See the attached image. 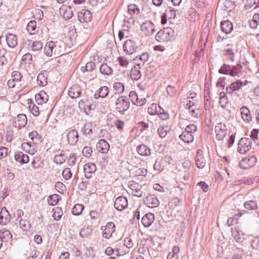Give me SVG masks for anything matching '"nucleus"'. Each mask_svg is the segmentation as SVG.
<instances>
[{"mask_svg": "<svg viewBox=\"0 0 259 259\" xmlns=\"http://www.w3.org/2000/svg\"><path fill=\"white\" fill-rule=\"evenodd\" d=\"M64 50V44L61 40L47 42L44 49L45 54L49 57H51L53 55H59L62 53Z\"/></svg>", "mask_w": 259, "mask_h": 259, "instance_id": "1", "label": "nucleus"}, {"mask_svg": "<svg viewBox=\"0 0 259 259\" xmlns=\"http://www.w3.org/2000/svg\"><path fill=\"white\" fill-rule=\"evenodd\" d=\"M174 36V31L170 27L160 30L155 36L156 39L159 42L170 40Z\"/></svg>", "mask_w": 259, "mask_h": 259, "instance_id": "2", "label": "nucleus"}, {"mask_svg": "<svg viewBox=\"0 0 259 259\" xmlns=\"http://www.w3.org/2000/svg\"><path fill=\"white\" fill-rule=\"evenodd\" d=\"M130 105L129 99L125 96L119 97L115 103V109L122 114L129 109Z\"/></svg>", "mask_w": 259, "mask_h": 259, "instance_id": "3", "label": "nucleus"}, {"mask_svg": "<svg viewBox=\"0 0 259 259\" xmlns=\"http://www.w3.org/2000/svg\"><path fill=\"white\" fill-rule=\"evenodd\" d=\"M251 147V139L248 138H242L238 142L237 150L240 154H244L249 151Z\"/></svg>", "mask_w": 259, "mask_h": 259, "instance_id": "4", "label": "nucleus"}, {"mask_svg": "<svg viewBox=\"0 0 259 259\" xmlns=\"http://www.w3.org/2000/svg\"><path fill=\"white\" fill-rule=\"evenodd\" d=\"M256 162V158L254 156L246 157L239 162V166L243 169H248L253 167Z\"/></svg>", "mask_w": 259, "mask_h": 259, "instance_id": "5", "label": "nucleus"}, {"mask_svg": "<svg viewBox=\"0 0 259 259\" xmlns=\"http://www.w3.org/2000/svg\"><path fill=\"white\" fill-rule=\"evenodd\" d=\"M123 51L127 55H132L138 49V46L136 43L131 40H126L123 46Z\"/></svg>", "mask_w": 259, "mask_h": 259, "instance_id": "6", "label": "nucleus"}, {"mask_svg": "<svg viewBox=\"0 0 259 259\" xmlns=\"http://www.w3.org/2000/svg\"><path fill=\"white\" fill-rule=\"evenodd\" d=\"M101 229L103 231L102 236L106 239L110 238L115 231V225L113 222H108L105 226H102Z\"/></svg>", "mask_w": 259, "mask_h": 259, "instance_id": "7", "label": "nucleus"}, {"mask_svg": "<svg viewBox=\"0 0 259 259\" xmlns=\"http://www.w3.org/2000/svg\"><path fill=\"white\" fill-rule=\"evenodd\" d=\"M142 31L147 36L152 35L155 32V26L151 21H148L141 25Z\"/></svg>", "mask_w": 259, "mask_h": 259, "instance_id": "8", "label": "nucleus"}, {"mask_svg": "<svg viewBox=\"0 0 259 259\" xmlns=\"http://www.w3.org/2000/svg\"><path fill=\"white\" fill-rule=\"evenodd\" d=\"M128 205L127 200L124 196H119L114 201V206L116 209L121 211L125 209Z\"/></svg>", "mask_w": 259, "mask_h": 259, "instance_id": "9", "label": "nucleus"}, {"mask_svg": "<svg viewBox=\"0 0 259 259\" xmlns=\"http://www.w3.org/2000/svg\"><path fill=\"white\" fill-rule=\"evenodd\" d=\"M59 13L65 20L70 19L73 16L72 8L70 6L66 5H63L61 6L60 8Z\"/></svg>", "mask_w": 259, "mask_h": 259, "instance_id": "10", "label": "nucleus"}, {"mask_svg": "<svg viewBox=\"0 0 259 259\" xmlns=\"http://www.w3.org/2000/svg\"><path fill=\"white\" fill-rule=\"evenodd\" d=\"M22 76L21 73L18 71H13L12 73L11 78L8 81V85L10 88H13L16 85L17 83L21 81Z\"/></svg>", "mask_w": 259, "mask_h": 259, "instance_id": "11", "label": "nucleus"}, {"mask_svg": "<svg viewBox=\"0 0 259 259\" xmlns=\"http://www.w3.org/2000/svg\"><path fill=\"white\" fill-rule=\"evenodd\" d=\"M68 58V57L66 55H62L54 59L51 60L48 63L53 66V67L55 68L63 65L66 63Z\"/></svg>", "mask_w": 259, "mask_h": 259, "instance_id": "12", "label": "nucleus"}, {"mask_svg": "<svg viewBox=\"0 0 259 259\" xmlns=\"http://www.w3.org/2000/svg\"><path fill=\"white\" fill-rule=\"evenodd\" d=\"M144 203L151 208L156 207L159 205V202L156 197L153 194L148 195L144 200Z\"/></svg>", "mask_w": 259, "mask_h": 259, "instance_id": "13", "label": "nucleus"}, {"mask_svg": "<svg viewBox=\"0 0 259 259\" xmlns=\"http://www.w3.org/2000/svg\"><path fill=\"white\" fill-rule=\"evenodd\" d=\"M92 18V13L89 10H82L78 13V19L81 23L89 22Z\"/></svg>", "mask_w": 259, "mask_h": 259, "instance_id": "14", "label": "nucleus"}, {"mask_svg": "<svg viewBox=\"0 0 259 259\" xmlns=\"http://www.w3.org/2000/svg\"><path fill=\"white\" fill-rule=\"evenodd\" d=\"M27 117L24 114H20L13 119V124L18 128L24 127L27 123Z\"/></svg>", "mask_w": 259, "mask_h": 259, "instance_id": "15", "label": "nucleus"}, {"mask_svg": "<svg viewBox=\"0 0 259 259\" xmlns=\"http://www.w3.org/2000/svg\"><path fill=\"white\" fill-rule=\"evenodd\" d=\"M84 176L87 179L92 177L93 174L96 170V166L93 163H86L83 166Z\"/></svg>", "mask_w": 259, "mask_h": 259, "instance_id": "16", "label": "nucleus"}, {"mask_svg": "<svg viewBox=\"0 0 259 259\" xmlns=\"http://www.w3.org/2000/svg\"><path fill=\"white\" fill-rule=\"evenodd\" d=\"M196 165L199 168H203L206 164V160L203 155V152L199 149L197 151V154L195 158Z\"/></svg>", "mask_w": 259, "mask_h": 259, "instance_id": "17", "label": "nucleus"}, {"mask_svg": "<svg viewBox=\"0 0 259 259\" xmlns=\"http://www.w3.org/2000/svg\"><path fill=\"white\" fill-rule=\"evenodd\" d=\"M81 88L77 84L72 86L68 91V95L72 99L78 98L82 93Z\"/></svg>", "mask_w": 259, "mask_h": 259, "instance_id": "18", "label": "nucleus"}, {"mask_svg": "<svg viewBox=\"0 0 259 259\" xmlns=\"http://www.w3.org/2000/svg\"><path fill=\"white\" fill-rule=\"evenodd\" d=\"M68 144L71 145H75L78 141V134L75 130H70L67 135Z\"/></svg>", "mask_w": 259, "mask_h": 259, "instance_id": "19", "label": "nucleus"}, {"mask_svg": "<svg viewBox=\"0 0 259 259\" xmlns=\"http://www.w3.org/2000/svg\"><path fill=\"white\" fill-rule=\"evenodd\" d=\"M225 125L219 123L215 126L214 131L216 133V138L219 141H221L223 139L226 135V131L225 129Z\"/></svg>", "mask_w": 259, "mask_h": 259, "instance_id": "20", "label": "nucleus"}, {"mask_svg": "<svg viewBox=\"0 0 259 259\" xmlns=\"http://www.w3.org/2000/svg\"><path fill=\"white\" fill-rule=\"evenodd\" d=\"M10 221V214L5 207L0 208V224L5 225Z\"/></svg>", "mask_w": 259, "mask_h": 259, "instance_id": "21", "label": "nucleus"}, {"mask_svg": "<svg viewBox=\"0 0 259 259\" xmlns=\"http://www.w3.org/2000/svg\"><path fill=\"white\" fill-rule=\"evenodd\" d=\"M241 117L246 123H249L251 121V116L249 109L246 106L242 107L240 109Z\"/></svg>", "mask_w": 259, "mask_h": 259, "instance_id": "22", "label": "nucleus"}, {"mask_svg": "<svg viewBox=\"0 0 259 259\" xmlns=\"http://www.w3.org/2000/svg\"><path fill=\"white\" fill-rule=\"evenodd\" d=\"M141 64L137 63L131 71V77L134 80H138L141 77V73L140 71Z\"/></svg>", "mask_w": 259, "mask_h": 259, "instance_id": "23", "label": "nucleus"}, {"mask_svg": "<svg viewBox=\"0 0 259 259\" xmlns=\"http://www.w3.org/2000/svg\"><path fill=\"white\" fill-rule=\"evenodd\" d=\"M109 89L106 86H103L98 89L95 93L94 97L97 99L99 98H105L109 94Z\"/></svg>", "mask_w": 259, "mask_h": 259, "instance_id": "24", "label": "nucleus"}, {"mask_svg": "<svg viewBox=\"0 0 259 259\" xmlns=\"http://www.w3.org/2000/svg\"><path fill=\"white\" fill-rule=\"evenodd\" d=\"M14 158L16 161L21 164L27 163L29 162V158L27 154H24L22 152H17L15 153Z\"/></svg>", "mask_w": 259, "mask_h": 259, "instance_id": "25", "label": "nucleus"}, {"mask_svg": "<svg viewBox=\"0 0 259 259\" xmlns=\"http://www.w3.org/2000/svg\"><path fill=\"white\" fill-rule=\"evenodd\" d=\"M6 41L8 46L11 48H15L18 44L17 36L12 33H9L6 35Z\"/></svg>", "mask_w": 259, "mask_h": 259, "instance_id": "26", "label": "nucleus"}, {"mask_svg": "<svg viewBox=\"0 0 259 259\" xmlns=\"http://www.w3.org/2000/svg\"><path fill=\"white\" fill-rule=\"evenodd\" d=\"M109 144L104 140H100L97 144V150L103 153L108 152L109 149Z\"/></svg>", "mask_w": 259, "mask_h": 259, "instance_id": "27", "label": "nucleus"}, {"mask_svg": "<svg viewBox=\"0 0 259 259\" xmlns=\"http://www.w3.org/2000/svg\"><path fill=\"white\" fill-rule=\"evenodd\" d=\"M154 215L152 213H148L143 217L142 223L145 227H149L154 221Z\"/></svg>", "mask_w": 259, "mask_h": 259, "instance_id": "28", "label": "nucleus"}, {"mask_svg": "<svg viewBox=\"0 0 259 259\" xmlns=\"http://www.w3.org/2000/svg\"><path fill=\"white\" fill-rule=\"evenodd\" d=\"M35 98L37 104L41 105L48 101V96L45 92L41 91L39 94H37L35 96Z\"/></svg>", "mask_w": 259, "mask_h": 259, "instance_id": "29", "label": "nucleus"}, {"mask_svg": "<svg viewBox=\"0 0 259 259\" xmlns=\"http://www.w3.org/2000/svg\"><path fill=\"white\" fill-rule=\"evenodd\" d=\"M221 25L222 31L226 34L230 33L233 28L232 23L228 20L222 21Z\"/></svg>", "mask_w": 259, "mask_h": 259, "instance_id": "30", "label": "nucleus"}, {"mask_svg": "<svg viewBox=\"0 0 259 259\" xmlns=\"http://www.w3.org/2000/svg\"><path fill=\"white\" fill-rule=\"evenodd\" d=\"M0 238L4 242H9L12 240V235L8 230L2 229L0 230Z\"/></svg>", "mask_w": 259, "mask_h": 259, "instance_id": "31", "label": "nucleus"}, {"mask_svg": "<svg viewBox=\"0 0 259 259\" xmlns=\"http://www.w3.org/2000/svg\"><path fill=\"white\" fill-rule=\"evenodd\" d=\"M137 151L138 153L142 156H148L151 154L150 149L144 144H141L138 146Z\"/></svg>", "mask_w": 259, "mask_h": 259, "instance_id": "32", "label": "nucleus"}, {"mask_svg": "<svg viewBox=\"0 0 259 259\" xmlns=\"http://www.w3.org/2000/svg\"><path fill=\"white\" fill-rule=\"evenodd\" d=\"M29 138L30 139L29 142L33 145L39 143L41 142V137L36 131H32L29 134Z\"/></svg>", "mask_w": 259, "mask_h": 259, "instance_id": "33", "label": "nucleus"}, {"mask_svg": "<svg viewBox=\"0 0 259 259\" xmlns=\"http://www.w3.org/2000/svg\"><path fill=\"white\" fill-rule=\"evenodd\" d=\"M242 85V82L238 80L231 83L229 87L227 88L226 90L228 94H232L234 91L239 90Z\"/></svg>", "mask_w": 259, "mask_h": 259, "instance_id": "34", "label": "nucleus"}, {"mask_svg": "<svg viewBox=\"0 0 259 259\" xmlns=\"http://www.w3.org/2000/svg\"><path fill=\"white\" fill-rule=\"evenodd\" d=\"M100 72L103 75H110L112 74V68L107 63H103L100 67Z\"/></svg>", "mask_w": 259, "mask_h": 259, "instance_id": "35", "label": "nucleus"}, {"mask_svg": "<svg viewBox=\"0 0 259 259\" xmlns=\"http://www.w3.org/2000/svg\"><path fill=\"white\" fill-rule=\"evenodd\" d=\"M161 110V107L158 104L153 103L148 108V113L151 115H157Z\"/></svg>", "mask_w": 259, "mask_h": 259, "instance_id": "36", "label": "nucleus"}, {"mask_svg": "<svg viewBox=\"0 0 259 259\" xmlns=\"http://www.w3.org/2000/svg\"><path fill=\"white\" fill-rule=\"evenodd\" d=\"M47 72L43 71L38 74L37 78L38 84L42 87L47 84V78L46 77Z\"/></svg>", "mask_w": 259, "mask_h": 259, "instance_id": "37", "label": "nucleus"}, {"mask_svg": "<svg viewBox=\"0 0 259 259\" xmlns=\"http://www.w3.org/2000/svg\"><path fill=\"white\" fill-rule=\"evenodd\" d=\"M179 138L184 142L188 143H191L194 140L193 135L185 131L179 136Z\"/></svg>", "mask_w": 259, "mask_h": 259, "instance_id": "38", "label": "nucleus"}, {"mask_svg": "<svg viewBox=\"0 0 259 259\" xmlns=\"http://www.w3.org/2000/svg\"><path fill=\"white\" fill-rule=\"evenodd\" d=\"M93 228L91 226L84 227L79 232V235L82 238H85L92 233Z\"/></svg>", "mask_w": 259, "mask_h": 259, "instance_id": "39", "label": "nucleus"}, {"mask_svg": "<svg viewBox=\"0 0 259 259\" xmlns=\"http://www.w3.org/2000/svg\"><path fill=\"white\" fill-rule=\"evenodd\" d=\"M180 248L178 246H175L173 247L172 251L169 252L167 255V259H178Z\"/></svg>", "mask_w": 259, "mask_h": 259, "instance_id": "40", "label": "nucleus"}, {"mask_svg": "<svg viewBox=\"0 0 259 259\" xmlns=\"http://www.w3.org/2000/svg\"><path fill=\"white\" fill-rule=\"evenodd\" d=\"M225 56L228 58L230 61L234 62L235 60V52L236 50H233L232 49H227L225 50Z\"/></svg>", "mask_w": 259, "mask_h": 259, "instance_id": "41", "label": "nucleus"}, {"mask_svg": "<svg viewBox=\"0 0 259 259\" xmlns=\"http://www.w3.org/2000/svg\"><path fill=\"white\" fill-rule=\"evenodd\" d=\"M220 105L223 109L225 108L228 103V100L226 94L222 92L220 94Z\"/></svg>", "mask_w": 259, "mask_h": 259, "instance_id": "42", "label": "nucleus"}, {"mask_svg": "<svg viewBox=\"0 0 259 259\" xmlns=\"http://www.w3.org/2000/svg\"><path fill=\"white\" fill-rule=\"evenodd\" d=\"M244 207L248 210H255L257 208L256 202L253 200H249L244 203Z\"/></svg>", "mask_w": 259, "mask_h": 259, "instance_id": "43", "label": "nucleus"}, {"mask_svg": "<svg viewBox=\"0 0 259 259\" xmlns=\"http://www.w3.org/2000/svg\"><path fill=\"white\" fill-rule=\"evenodd\" d=\"M62 215L63 211L60 207H56L53 209V217L55 220H60Z\"/></svg>", "mask_w": 259, "mask_h": 259, "instance_id": "44", "label": "nucleus"}, {"mask_svg": "<svg viewBox=\"0 0 259 259\" xmlns=\"http://www.w3.org/2000/svg\"><path fill=\"white\" fill-rule=\"evenodd\" d=\"M232 71L230 73V75L231 76H235L240 72L242 68V66L240 64H238L236 65H232Z\"/></svg>", "mask_w": 259, "mask_h": 259, "instance_id": "45", "label": "nucleus"}, {"mask_svg": "<svg viewBox=\"0 0 259 259\" xmlns=\"http://www.w3.org/2000/svg\"><path fill=\"white\" fill-rule=\"evenodd\" d=\"M60 196L57 194L50 195L48 199V203L51 205H55L60 200Z\"/></svg>", "mask_w": 259, "mask_h": 259, "instance_id": "46", "label": "nucleus"}, {"mask_svg": "<svg viewBox=\"0 0 259 259\" xmlns=\"http://www.w3.org/2000/svg\"><path fill=\"white\" fill-rule=\"evenodd\" d=\"M149 54L147 53H143L141 55L137 56L135 58V60L137 62L140 61L141 63V66H143L144 63L148 60Z\"/></svg>", "mask_w": 259, "mask_h": 259, "instance_id": "47", "label": "nucleus"}, {"mask_svg": "<svg viewBox=\"0 0 259 259\" xmlns=\"http://www.w3.org/2000/svg\"><path fill=\"white\" fill-rule=\"evenodd\" d=\"M66 160V156L64 153H60L56 155L54 157V161L56 164H61Z\"/></svg>", "mask_w": 259, "mask_h": 259, "instance_id": "48", "label": "nucleus"}, {"mask_svg": "<svg viewBox=\"0 0 259 259\" xmlns=\"http://www.w3.org/2000/svg\"><path fill=\"white\" fill-rule=\"evenodd\" d=\"M19 227L23 231H27L30 227V224L27 220L20 219L19 221Z\"/></svg>", "mask_w": 259, "mask_h": 259, "instance_id": "49", "label": "nucleus"}, {"mask_svg": "<svg viewBox=\"0 0 259 259\" xmlns=\"http://www.w3.org/2000/svg\"><path fill=\"white\" fill-rule=\"evenodd\" d=\"M93 127V125L91 123H85L81 128V132L83 135H89L92 133Z\"/></svg>", "mask_w": 259, "mask_h": 259, "instance_id": "50", "label": "nucleus"}, {"mask_svg": "<svg viewBox=\"0 0 259 259\" xmlns=\"http://www.w3.org/2000/svg\"><path fill=\"white\" fill-rule=\"evenodd\" d=\"M83 206L79 204H76L74 205L72 209V213L74 215H78L82 212Z\"/></svg>", "mask_w": 259, "mask_h": 259, "instance_id": "51", "label": "nucleus"}, {"mask_svg": "<svg viewBox=\"0 0 259 259\" xmlns=\"http://www.w3.org/2000/svg\"><path fill=\"white\" fill-rule=\"evenodd\" d=\"M232 71V66L229 65L224 64L219 70V72L221 74L230 75Z\"/></svg>", "mask_w": 259, "mask_h": 259, "instance_id": "52", "label": "nucleus"}, {"mask_svg": "<svg viewBox=\"0 0 259 259\" xmlns=\"http://www.w3.org/2000/svg\"><path fill=\"white\" fill-rule=\"evenodd\" d=\"M36 22L35 21H30L27 25L26 29L30 34H35V29L36 28Z\"/></svg>", "mask_w": 259, "mask_h": 259, "instance_id": "53", "label": "nucleus"}, {"mask_svg": "<svg viewBox=\"0 0 259 259\" xmlns=\"http://www.w3.org/2000/svg\"><path fill=\"white\" fill-rule=\"evenodd\" d=\"M95 68V63L93 62H89L86 64L85 66L81 67V70L83 72H85V71H92Z\"/></svg>", "mask_w": 259, "mask_h": 259, "instance_id": "54", "label": "nucleus"}, {"mask_svg": "<svg viewBox=\"0 0 259 259\" xmlns=\"http://www.w3.org/2000/svg\"><path fill=\"white\" fill-rule=\"evenodd\" d=\"M113 88L118 94L122 93L124 90V85L119 82H115L113 84Z\"/></svg>", "mask_w": 259, "mask_h": 259, "instance_id": "55", "label": "nucleus"}, {"mask_svg": "<svg viewBox=\"0 0 259 259\" xmlns=\"http://www.w3.org/2000/svg\"><path fill=\"white\" fill-rule=\"evenodd\" d=\"M128 12L130 15L138 14L140 13V10L137 6L134 4L128 6Z\"/></svg>", "mask_w": 259, "mask_h": 259, "instance_id": "56", "label": "nucleus"}, {"mask_svg": "<svg viewBox=\"0 0 259 259\" xmlns=\"http://www.w3.org/2000/svg\"><path fill=\"white\" fill-rule=\"evenodd\" d=\"M117 60L120 65L122 67H127L129 64L128 60L126 58V57L124 56H120L118 57Z\"/></svg>", "mask_w": 259, "mask_h": 259, "instance_id": "57", "label": "nucleus"}, {"mask_svg": "<svg viewBox=\"0 0 259 259\" xmlns=\"http://www.w3.org/2000/svg\"><path fill=\"white\" fill-rule=\"evenodd\" d=\"M232 236L236 242H239L242 241L240 232L237 228L232 229Z\"/></svg>", "mask_w": 259, "mask_h": 259, "instance_id": "58", "label": "nucleus"}, {"mask_svg": "<svg viewBox=\"0 0 259 259\" xmlns=\"http://www.w3.org/2000/svg\"><path fill=\"white\" fill-rule=\"evenodd\" d=\"M43 47L42 43L40 41H34L31 45V48L33 51L40 50Z\"/></svg>", "mask_w": 259, "mask_h": 259, "instance_id": "59", "label": "nucleus"}, {"mask_svg": "<svg viewBox=\"0 0 259 259\" xmlns=\"http://www.w3.org/2000/svg\"><path fill=\"white\" fill-rule=\"evenodd\" d=\"M157 133L159 137L161 138H164L167 133V126H161L157 130Z\"/></svg>", "mask_w": 259, "mask_h": 259, "instance_id": "60", "label": "nucleus"}, {"mask_svg": "<svg viewBox=\"0 0 259 259\" xmlns=\"http://www.w3.org/2000/svg\"><path fill=\"white\" fill-rule=\"evenodd\" d=\"M29 108L34 116H37L39 114V108L38 106L34 104H30Z\"/></svg>", "mask_w": 259, "mask_h": 259, "instance_id": "61", "label": "nucleus"}, {"mask_svg": "<svg viewBox=\"0 0 259 259\" xmlns=\"http://www.w3.org/2000/svg\"><path fill=\"white\" fill-rule=\"evenodd\" d=\"M180 203V199L177 198H174L173 199H171L169 202H168V206L169 207L171 208H174L176 206L179 205Z\"/></svg>", "mask_w": 259, "mask_h": 259, "instance_id": "62", "label": "nucleus"}, {"mask_svg": "<svg viewBox=\"0 0 259 259\" xmlns=\"http://www.w3.org/2000/svg\"><path fill=\"white\" fill-rule=\"evenodd\" d=\"M62 176L66 180L70 179L72 177L70 168L68 167L64 168L62 172Z\"/></svg>", "mask_w": 259, "mask_h": 259, "instance_id": "63", "label": "nucleus"}, {"mask_svg": "<svg viewBox=\"0 0 259 259\" xmlns=\"http://www.w3.org/2000/svg\"><path fill=\"white\" fill-rule=\"evenodd\" d=\"M92 152L91 147L89 146L84 147L82 150L83 155L86 157H90L92 155Z\"/></svg>", "mask_w": 259, "mask_h": 259, "instance_id": "64", "label": "nucleus"}]
</instances>
